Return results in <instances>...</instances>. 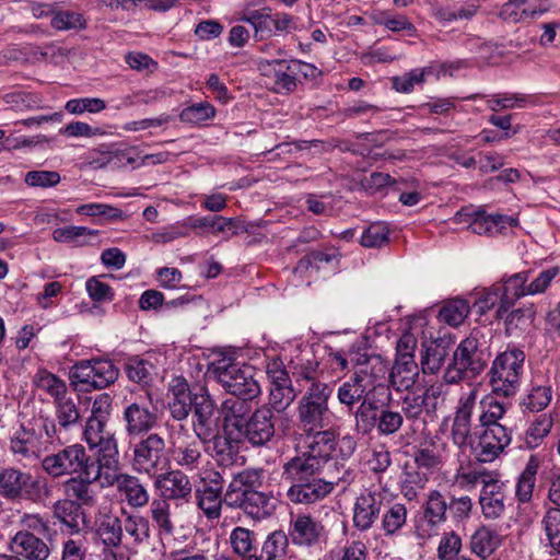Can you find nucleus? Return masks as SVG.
Returning a JSON list of instances; mask_svg holds the SVG:
<instances>
[{
    "label": "nucleus",
    "mask_w": 560,
    "mask_h": 560,
    "mask_svg": "<svg viewBox=\"0 0 560 560\" xmlns=\"http://www.w3.org/2000/svg\"><path fill=\"white\" fill-rule=\"evenodd\" d=\"M285 535L298 548L316 549L326 545L329 532L320 520L311 513L300 512L290 514Z\"/></svg>",
    "instance_id": "9b49d317"
},
{
    "label": "nucleus",
    "mask_w": 560,
    "mask_h": 560,
    "mask_svg": "<svg viewBox=\"0 0 560 560\" xmlns=\"http://www.w3.org/2000/svg\"><path fill=\"white\" fill-rule=\"evenodd\" d=\"M118 377V369L110 360L81 361L73 365L70 378L77 383L103 389L113 384Z\"/></svg>",
    "instance_id": "f3484780"
},
{
    "label": "nucleus",
    "mask_w": 560,
    "mask_h": 560,
    "mask_svg": "<svg viewBox=\"0 0 560 560\" xmlns=\"http://www.w3.org/2000/svg\"><path fill=\"white\" fill-rule=\"evenodd\" d=\"M77 475V477H71L62 483L65 499H72L81 506H91L95 503V494L91 489V483L102 479L100 467L90 465V468Z\"/></svg>",
    "instance_id": "393cba45"
},
{
    "label": "nucleus",
    "mask_w": 560,
    "mask_h": 560,
    "mask_svg": "<svg viewBox=\"0 0 560 560\" xmlns=\"http://www.w3.org/2000/svg\"><path fill=\"white\" fill-rule=\"evenodd\" d=\"M90 450H96V459L94 465L100 467V474L103 469H116L118 465V444L115 434L112 432L95 443L89 445Z\"/></svg>",
    "instance_id": "58836bf2"
},
{
    "label": "nucleus",
    "mask_w": 560,
    "mask_h": 560,
    "mask_svg": "<svg viewBox=\"0 0 560 560\" xmlns=\"http://www.w3.org/2000/svg\"><path fill=\"white\" fill-rule=\"evenodd\" d=\"M530 276V271H521L509 277H503L501 281L497 282L495 290L502 293V306L497 310V316L499 318H502L518 299L529 295V293H527V282Z\"/></svg>",
    "instance_id": "cd10ccee"
},
{
    "label": "nucleus",
    "mask_w": 560,
    "mask_h": 560,
    "mask_svg": "<svg viewBox=\"0 0 560 560\" xmlns=\"http://www.w3.org/2000/svg\"><path fill=\"white\" fill-rule=\"evenodd\" d=\"M390 396L387 385H374L373 392L368 394L354 412V429L358 433L365 435L372 432L377 424V413L373 411L383 407Z\"/></svg>",
    "instance_id": "412c9836"
},
{
    "label": "nucleus",
    "mask_w": 560,
    "mask_h": 560,
    "mask_svg": "<svg viewBox=\"0 0 560 560\" xmlns=\"http://www.w3.org/2000/svg\"><path fill=\"white\" fill-rule=\"evenodd\" d=\"M447 506L445 497L439 490H431L428 493L422 505V514L415 524V534L418 538L427 539L438 534L440 526L446 521Z\"/></svg>",
    "instance_id": "a211bd4d"
},
{
    "label": "nucleus",
    "mask_w": 560,
    "mask_h": 560,
    "mask_svg": "<svg viewBox=\"0 0 560 560\" xmlns=\"http://www.w3.org/2000/svg\"><path fill=\"white\" fill-rule=\"evenodd\" d=\"M486 346L487 341L482 329H472L454 351L443 374L444 383L457 384L466 377H474L481 373L486 366L483 358Z\"/></svg>",
    "instance_id": "7ed1b4c3"
},
{
    "label": "nucleus",
    "mask_w": 560,
    "mask_h": 560,
    "mask_svg": "<svg viewBox=\"0 0 560 560\" xmlns=\"http://www.w3.org/2000/svg\"><path fill=\"white\" fill-rule=\"evenodd\" d=\"M418 375L416 361L395 360L389 382L396 392L409 390L416 384Z\"/></svg>",
    "instance_id": "a19ab883"
},
{
    "label": "nucleus",
    "mask_w": 560,
    "mask_h": 560,
    "mask_svg": "<svg viewBox=\"0 0 560 560\" xmlns=\"http://www.w3.org/2000/svg\"><path fill=\"white\" fill-rule=\"evenodd\" d=\"M121 528L126 545L138 547L149 541L151 527L149 520L138 512L120 510Z\"/></svg>",
    "instance_id": "c756f323"
},
{
    "label": "nucleus",
    "mask_w": 560,
    "mask_h": 560,
    "mask_svg": "<svg viewBox=\"0 0 560 560\" xmlns=\"http://www.w3.org/2000/svg\"><path fill=\"white\" fill-rule=\"evenodd\" d=\"M349 479L350 472L348 470L341 477H337L336 480H325L318 476L304 482L292 483L287 491V497L294 504L310 505L331 493L337 482H348Z\"/></svg>",
    "instance_id": "6ab92c4d"
},
{
    "label": "nucleus",
    "mask_w": 560,
    "mask_h": 560,
    "mask_svg": "<svg viewBox=\"0 0 560 560\" xmlns=\"http://www.w3.org/2000/svg\"><path fill=\"white\" fill-rule=\"evenodd\" d=\"M415 465L430 475L440 470L443 460L440 452L433 445L419 447L413 454Z\"/></svg>",
    "instance_id": "13d9d810"
},
{
    "label": "nucleus",
    "mask_w": 560,
    "mask_h": 560,
    "mask_svg": "<svg viewBox=\"0 0 560 560\" xmlns=\"http://www.w3.org/2000/svg\"><path fill=\"white\" fill-rule=\"evenodd\" d=\"M331 385L324 382H313L298 402L296 415L300 429L312 435L326 431L331 412L328 400L331 397Z\"/></svg>",
    "instance_id": "39448f33"
},
{
    "label": "nucleus",
    "mask_w": 560,
    "mask_h": 560,
    "mask_svg": "<svg viewBox=\"0 0 560 560\" xmlns=\"http://www.w3.org/2000/svg\"><path fill=\"white\" fill-rule=\"evenodd\" d=\"M373 24L407 37H418L415 24L404 14H393L389 11H375L371 14Z\"/></svg>",
    "instance_id": "c9c22d12"
},
{
    "label": "nucleus",
    "mask_w": 560,
    "mask_h": 560,
    "mask_svg": "<svg viewBox=\"0 0 560 560\" xmlns=\"http://www.w3.org/2000/svg\"><path fill=\"white\" fill-rule=\"evenodd\" d=\"M478 390L476 388L465 393L458 399L450 428L452 443L462 452L470 451L477 428L472 430V413L476 406Z\"/></svg>",
    "instance_id": "ddd939ff"
},
{
    "label": "nucleus",
    "mask_w": 560,
    "mask_h": 560,
    "mask_svg": "<svg viewBox=\"0 0 560 560\" xmlns=\"http://www.w3.org/2000/svg\"><path fill=\"white\" fill-rule=\"evenodd\" d=\"M230 544L235 555L241 560L255 559L257 548L255 546V533L248 528L237 526L230 534Z\"/></svg>",
    "instance_id": "c03bdc74"
},
{
    "label": "nucleus",
    "mask_w": 560,
    "mask_h": 560,
    "mask_svg": "<svg viewBox=\"0 0 560 560\" xmlns=\"http://www.w3.org/2000/svg\"><path fill=\"white\" fill-rule=\"evenodd\" d=\"M108 485L115 486L117 495L135 510H141L150 503V492L144 482L135 475L119 472L114 476L105 474Z\"/></svg>",
    "instance_id": "aec40b11"
},
{
    "label": "nucleus",
    "mask_w": 560,
    "mask_h": 560,
    "mask_svg": "<svg viewBox=\"0 0 560 560\" xmlns=\"http://www.w3.org/2000/svg\"><path fill=\"white\" fill-rule=\"evenodd\" d=\"M294 398L295 392L292 383L271 385L268 406L273 412H282L293 402Z\"/></svg>",
    "instance_id": "bf43d9fd"
},
{
    "label": "nucleus",
    "mask_w": 560,
    "mask_h": 560,
    "mask_svg": "<svg viewBox=\"0 0 560 560\" xmlns=\"http://www.w3.org/2000/svg\"><path fill=\"white\" fill-rule=\"evenodd\" d=\"M86 163L94 170L110 166L119 168L132 164L135 159L129 156L126 151L121 150H93L89 152Z\"/></svg>",
    "instance_id": "79ce46f5"
},
{
    "label": "nucleus",
    "mask_w": 560,
    "mask_h": 560,
    "mask_svg": "<svg viewBox=\"0 0 560 560\" xmlns=\"http://www.w3.org/2000/svg\"><path fill=\"white\" fill-rule=\"evenodd\" d=\"M404 424V416L389 407L383 408L377 413L376 429L380 435L388 436L397 433Z\"/></svg>",
    "instance_id": "052dcab7"
},
{
    "label": "nucleus",
    "mask_w": 560,
    "mask_h": 560,
    "mask_svg": "<svg viewBox=\"0 0 560 560\" xmlns=\"http://www.w3.org/2000/svg\"><path fill=\"white\" fill-rule=\"evenodd\" d=\"M552 388L549 384H533L524 400V406L533 412L544 410L551 401Z\"/></svg>",
    "instance_id": "680f3d73"
},
{
    "label": "nucleus",
    "mask_w": 560,
    "mask_h": 560,
    "mask_svg": "<svg viewBox=\"0 0 560 560\" xmlns=\"http://www.w3.org/2000/svg\"><path fill=\"white\" fill-rule=\"evenodd\" d=\"M152 479L161 500L188 502L192 495V483L184 470L168 468Z\"/></svg>",
    "instance_id": "4be33fe9"
},
{
    "label": "nucleus",
    "mask_w": 560,
    "mask_h": 560,
    "mask_svg": "<svg viewBox=\"0 0 560 560\" xmlns=\"http://www.w3.org/2000/svg\"><path fill=\"white\" fill-rule=\"evenodd\" d=\"M36 385L38 388L46 392L52 398V401L70 394L66 382L46 370H42L37 373Z\"/></svg>",
    "instance_id": "6e6d98bb"
},
{
    "label": "nucleus",
    "mask_w": 560,
    "mask_h": 560,
    "mask_svg": "<svg viewBox=\"0 0 560 560\" xmlns=\"http://www.w3.org/2000/svg\"><path fill=\"white\" fill-rule=\"evenodd\" d=\"M11 550L22 560H47L50 548L38 536L30 532H18L11 538Z\"/></svg>",
    "instance_id": "c85d7f7f"
},
{
    "label": "nucleus",
    "mask_w": 560,
    "mask_h": 560,
    "mask_svg": "<svg viewBox=\"0 0 560 560\" xmlns=\"http://www.w3.org/2000/svg\"><path fill=\"white\" fill-rule=\"evenodd\" d=\"M508 411V405L499 401L493 396H487L481 400V413L478 427L506 425L503 421Z\"/></svg>",
    "instance_id": "49530a36"
},
{
    "label": "nucleus",
    "mask_w": 560,
    "mask_h": 560,
    "mask_svg": "<svg viewBox=\"0 0 560 560\" xmlns=\"http://www.w3.org/2000/svg\"><path fill=\"white\" fill-rule=\"evenodd\" d=\"M215 115L214 107L208 102H199L191 104L180 112V120L194 125L202 124L212 119Z\"/></svg>",
    "instance_id": "69168bd1"
},
{
    "label": "nucleus",
    "mask_w": 560,
    "mask_h": 560,
    "mask_svg": "<svg viewBox=\"0 0 560 560\" xmlns=\"http://www.w3.org/2000/svg\"><path fill=\"white\" fill-rule=\"evenodd\" d=\"M52 515L72 533L81 530V521L84 513L82 506L77 501L65 498L57 500L52 505Z\"/></svg>",
    "instance_id": "4c0bfd02"
},
{
    "label": "nucleus",
    "mask_w": 560,
    "mask_h": 560,
    "mask_svg": "<svg viewBox=\"0 0 560 560\" xmlns=\"http://www.w3.org/2000/svg\"><path fill=\"white\" fill-rule=\"evenodd\" d=\"M183 226L191 230L209 229L212 234L231 232V235H237L245 230L237 219L221 215L189 217L184 221Z\"/></svg>",
    "instance_id": "2f4dec72"
},
{
    "label": "nucleus",
    "mask_w": 560,
    "mask_h": 560,
    "mask_svg": "<svg viewBox=\"0 0 560 560\" xmlns=\"http://www.w3.org/2000/svg\"><path fill=\"white\" fill-rule=\"evenodd\" d=\"M254 399L230 397L221 404L220 413L223 419V429L225 432L233 431L242 436V431L246 430V424L252 416Z\"/></svg>",
    "instance_id": "a878e982"
},
{
    "label": "nucleus",
    "mask_w": 560,
    "mask_h": 560,
    "mask_svg": "<svg viewBox=\"0 0 560 560\" xmlns=\"http://www.w3.org/2000/svg\"><path fill=\"white\" fill-rule=\"evenodd\" d=\"M469 311V304L465 300L454 299L443 305L439 316L442 322L457 327L468 316Z\"/></svg>",
    "instance_id": "4d7b16f0"
},
{
    "label": "nucleus",
    "mask_w": 560,
    "mask_h": 560,
    "mask_svg": "<svg viewBox=\"0 0 560 560\" xmlns=\"http://www.w3.org/2000/svg\"><path fill=\"white\" fill-rule=\"evenodd\" d=\"M55 418L38 416L57 440L58 446L70 441L71 432L81 424V413L74 398L69 394L52 401Z\"/></svg>",
    "instance_id": "4468645a"
},
{
    "label": "nucleus",
    "mask_w": 560,
    "mask_h": 560,
    "mask_svg": "<svg viewBox=\"0 0 560 560\" xmlns=\"http://www.w3.org/2000/svg\"><path fill=\"white\" fill-rule=\"evenodd\" d=\"M538 468L539 460L536 456L532 455L516 479L515 498L520 503L524 504L532 501Z\"/></svg>",
    "instance_id": "ea45409f"
},
{
    "label": "nucleus",
    "mask_w": 560,
    "mask_h": 560,
    "mask_svg": "<svg viewBox=\"0 0 560 560\" xmlns=\"http://www.w3.org/2000/svg\"><path fill=\"white\" fill-rule=\"evenodd\" d=\"M275 413L268 405H262L254 410L246 430L242 431L253 446L267 445L275 436Z\"/></svg>",
    "instance_id": "b1692460"
},
{
    "label": "nucleus",
    "mask_w": 560,
    "mask_h": 560,
    "mask_svg": "<svg viewBox=\"0 0 560 560\" xmlns=\"http://www.w3.org/2000/svg\"><path fill=\"white\" fill-rule=\"evenodd\" d=\"M524 361V351L515 347L508 348L494 359L490 370L493 394L506 398L517 392Z\"/></svg>",
    "instance_id": "0eeeda50"
},
{
    "label": "nucleus",
    "mask_w": 560,
    "mask_h": 560,
    "mask_svg": "<svg viewBox=\"0 0 560 560\" xmlns=\"http://www.w3.org/2000/svg\"><path fill=\"white\" fill-rule=\"evenodd\" d=\"M93 464L82 444L67 445L56 453L45 455L40 460L42 470L52 479L85 471Z\"/></svg>",
    "instance_id": "1a4fd4ad"
},
{
    "label": "nucleus",
    "mask_w": 560,
    "mask_h": 560,
    "mask_svg": "<svg viewBox=\"0 0 560 560\" xmlns=\"http://www.w3.org/2000/svg\"><path fill=\"white\" fill-rule=\"evenodd\" d=\"M96 532L106 548L113 549L124 545L121 516L118 517L112 514L102 515Z\"/></svg>",
    "instance_id": "37998d69"
},
{
    "label": "nucleus",
    "mask_w": 560,
    "mask_h": 560,
    "mask_svg": "<svg viewBox=\"0 0 560 560\" xmlns=\"http://www.w3.org/2000/svg\"><path fill=\"white\" fill-rule=\"evenodd\" d=\"M505 331L509 336L517 335L518 331L526 330L533 322V313L529 310L517 308L503 315Z\"/></svg>",
    "instance_id": "338daca9"
},
{
    "label": "nucleus",
    "mask_w": 560,
    "mask_h": 560,
    "mask_svg": "<svg viewBox=\"0 0 560 560\" xmlns=\"http://www.w3.org/2000/svg\"><path fill=\"white\" fill-rule=\"evenodd\" d=\"M50 25L56 31H82L88 26V20L83 13L58 10L54 13Z\"/></svg>",
    "instance_id": "5fc2aeb1"
},
{
    "label": "nucleus",
    "mask_w": 560,
    "mask_h": 560,
    "mask_svg": "<svg viewBox=\"0 0 560 560\" xmlns=\"http://www.w3.org/2000/svg\"><path fill=\"white\" fill-rule=\"evenodd\" d=\"M407 508L402 503H394L382 514L381 525L385 537L397 536L407 524Z\"/></svg>",
    "instance_id": "de8ad7c7"
},
{
    "label": "nucleus",
    "mask_w": 560,
    "mask_h": 560,
    "mask_svg": "<svg viewBox=\"0 0 560 560\" xmlns=\"http://www.w3.org/2000/svg\"><path fill=\"white\" fill-rule=\"evenodd\" d=\"M553 425L552 418L547 415L537 417L526 431V444L530 448L537 447L544 438H546Z\"/></svg>",
    "instance_id": "0e129e2a"
},
{
    "label": "nucleus",
    "mask_w": 560,
    "mask_h": 560,
    "mask_svg": "<svg viewBox=\"0 0 560 560\" xmlns=\"http://www.w3.org/2000/svg\"><path fill=\"white\" fill-rule=\"evenodd\" d=\"M58 445L39 417L22 423L10 438V452L19 463L42 460L52 446Z\"/></svg>",
    "instance_id": "20e7f679"
},
{
    "label": "nucleus",
    "mask_w": 560,
    "mask_h": 560,
    "mask_svg": "<svg viewBox=\"0 0 560 560\" xmlns=\"http://www.w3.org/2000/svg\"><path fill=\"white\" fill-rule=\"evenodd\" d=\"M506 487L500 479L495 478L487 488L480 489L479 505L486 520H498L506 510Z\"/></svg>",
    "instance_id": "bb28decb"
},
{
    "label": "nucleus",
    "mask_w": 560,
    "mask_h": 560,
    "mask_svg": "<svg viewBox=\"0 0 560 560\" xmlns=\"http://www.w3.org/2000/svg\"><path fill=\"white\" fill-rule=\"evenodd\" d=\"M265 470L247 468L234 476L224 492V504L241 510L254 521H262L275 514L278 500L262 487Z\"/></svg>",
    "instance_id": "f257e3e1"
},
{
    "label": "nucleus",
    "mask_w": 560,
    "mask_h": 560,
    "mask_svg": "<svg viewBox=\"0 0 560 560\" xmlns=\"http://www.w3.org/2000/svg\"><path fill=\"white\" fill-rule=\"evenodd\" d=\"M499 533L488 526L478 527L470 537V551L481 559L490 557L501 545Z\"/></svg>",
    "instance_id": "e433bc0d"
},
{
    "label": "nucleus",
    "mask_w": 560,
    "mask_h": 560,
    "mask_svg": "<svg viewBox=\"0 0 560 560\" xmlns=\"http://www.w3.org/2000/svg\"><path fill=\"white\" fill-rule=\"evenodd\" d=\"M97 235V230L74 225L57 228L52 231V238L56 242L70 243L80 246L85 245L90 237H96Z\"/></svg>",
    "instance_id": "864d4df0"
},
{
    "label": "nucleus",
    "mask_w": 560,
    "mask_h": 560,
    "mask_svg": "<svg viewBox=\"0 0 560 560\" xmlns=\"http://www.w3.org/2000/svg\"><path fill=\"white\" fill-rule=\"evenodd\" d=\"M541 524L550 547L560 553V509L550 508L546 512Z\"/></svg>",
    "instance_id": "e2e57ef3"
},
{
    "label": "nucleus",
    "mask_w": 560,
    "mask_h": 560,
    "mask_svg": "<svg viewBox=\"0 0 560 560\" xmlns=\"http://www.w3.org/2000/svg\"><path fill=\"white\" fill-rule=\"evenodd\" d=\"M335 445L336 434L332 430L318 433L304 451L285 460L282 477L292 483L318 477L328 464Z\"/></svg>",
    "instance_id": "f03ea898"
},
{
    "label": "nucleus",
    "mask_w": 560,
    "mask_h": 560,
    "mask_svg": "<svg viewBox=\"0 0 560 560\" xmlns=\"http://www.w3.org/2000/svg\"><path fill=\"white\" fill-rule=\"evenodd\" d=\"M50 488L45 479L34 478L19 468L0 469V495L8 500H28L42 503L50 497Z\"/></svg>",
    "instance_id": "423d86ee"
},
{
    "label": "nucleus",
    "mask_w": 560,
    "mask_h": 560,
    "mask_svg": "<svg viewBox=\"0 0 560 560\" xmlns=\"http://www.w3.org/2000/svg\"><path fill=\"white\" fill-rule=\"evenodd\" d=\"M150 518L160 536L171 537L175 533L171 504L166 500L154 499L150 504Z\"/></svg>",
    "instance_id": "a18cd8bd"
},
{
    "label": "nucleus",
    "mask_w": 560,
    "mask_h": 560,
    "mask_svg": "<svg viewBox=\"0 0 560 560\" xmlns=\"http://www.w3.org/2000/svg\"><path fill=\"white\" fill-rule=\"evenodd\" d=\"M173 458L176 465L186 471L199 469L203 460L201 447L195 441L176 446L173 452Z\"/></svg>",
    "instance_id": "09e8293b"
},
{
    "label": "nucleus",
    "mask_w": 560,
    "mask_h": 560,
    "mask_svg": "<svg viewBox=\"0 0 560 560\" xmlns=\"http://www.w3.org/2000/svg\"><path fill=\"white\" fill-rule=\"evenodd\" d=\"M364 372H354L353 377L349 381L345 382L339 386L337 398L339 402L346 406L348 409H352L353 406L363 400L368 394L373 392V388H370V383L362 375Z\"/></svg>",
    "instance_id": "f704fd0d"
},
{
    "label": "nucleus",
    "mask_w": 560,
    "mask_h": 560,
    "mask_svg": "<svg viewBox=\"0 0 560 560\" xmlns=\"http://www.w3.org/2000/svg\"><path fill=\"white\" fill-rule=\"evenodd\" d=\"M219 384L235 398L255 399L261 394L259 383L254 377L250 365L224 363L214 368Z\"/></svg>",
    "instance_id": "9d476101"
},
{
    "label": "nucleus",
    "mask_w": 560,
    "mask_h": 560,
    "mask_svg": "<svg viewBox=\"0 0 560 560\" xmlns=\"http://www.w3.org/2000/svg\"><path fill=\"white\" fill-rule=\"evenodd\" d=\"M383 497L380 492L368 491L360 493L352 508V526L360 533L370 530L381 516Z\"/></svg>",
    "instance_id": "5701e85b"
},
{
    "label": "nucleus",
    "mask_w": 560,
    "mask_h": 560,
    "mask_svg": "<svg viewBox=\"0 0 560 560\" xmlns=\"http://www.w3.org/2000/svg\"><path fill=\"white\" fill-rule=\"evenodd\" d=\"M131 466L135 471L154 478L171 467L166 442L159 433H149L132 445Z\"/></svg>",
    "instance_id": "6e6552de"
},
{
    "label": "nucleus",
    "mask_w": 560,
    "mask_h": 560,
    "mask_svg": "<svg viewBox=\"0 0 560 560\" xmlns=\"http://www.w3.org/2000/svg\"><path fill=\"white\" fill-rule=\"evenodd\" d=\"M388 234L389 230L384 223H372L364 230L360 243L368 248L382 247L388 243Z\"/></svg>",
    "instance_id": "774afa93"
},
{
    "label": "nucleus",
    "mask_w": 560,
    "mask_h": 560,
    "mask_svg": "<svg viewBox=\"0 0 560 560\" xmlns=\"http://www.w3.org/2000/svg\"><path fill=\"white\" fill-rule=\"evenodd\" d=\"M234 433L233 431L225 432L224 430L223 433H220L218 430L213 439L201 442L207 445V450L211 451L213 458L221 466H232L237 459L240 436L234 438Z\"/></svg>",
    "instance_id": "7c9ffc66"
},
{
    "label": "nucleus",
    "mask_w": 560,
    "mask_h": 560,
    "mask_svg": "<svg viewBox=\"0 0 560 560\" xmlns=\"http://www.w3.org/2000/svg\"><path fill=\"white\" fill-rule=\"evenodd\" d=\"M470 453L480 464H490L499 458L511 444L512 430L508 425L477 427V435Z\"/></svg>",
    "instance_id": "f8f14e48"
},
{
    "label": "nucleus",
    "mask_w": 560,
    "mask_h": 560,
    "mask_svg": "<svg viewBox=\"0 0 560 560\" xmlns=\"http://www.w3.org/2000/svg\"><path fill=\"white\" fill-rule=\"evenodd\" d=\"M450 353V345L444 339L423 341L420 350V364L424 374H436Z\"/></svg>",
    "instance_id": "473e14b6"
},
{
    "label": "nucleus",
    "mask_w": 560,
    "mask_h": 560,
    "mask_svg": "<svg viewBox=\"0 0 560 560\" xmlns=\"http://www.w3.org/2000/svg\"><path fill=\"white\" fill-rule=\"evenodd\" d=\"M454 221L458 224H467L468 229L479 235L491 233L487 225L486 211L482 208L464 207L455 213Z\"/></svg>",
    "instance_id": "8fccbe9b"
},
{
    "label": "nucleus",
    "mask_w": 560,
    "mask_h": 560,
    "mask_svg": "<svg viewBox=\"0 0 560 560\" xmlns=\"http://www.w3.org/2000/svg\"><path fill=\"white\" fill-rule=\"evenodd\" d=\"M121 419L126 434L132 438L147 436L159 422L156 408L152 405L150 395L140 396L135 400L126 399Z\"/></svg>",
    "instance_id": "2eb2a0df"
},
{
    "label": "nucleus",
    "mask_w": 560,
    "mask_h": 560,
    "mask_svg": "<svg viewBox=\"0 0 560 560\" xmlns=\"http://www.w3.org/2000/svg\"><path fill=\"white\" fill-rule=\"evenodd\" d=\"M172 399L168 402L170 413L174 420L182 421L194 409V393L184 380H176L170 388Z\"/></svg>",
    "instance_id": "72a5a7b5"
},
{
    "label": "nucleus",
    "mask_w": 560,
    "mask_h": 560,
    "mask_svg": "<svg viewBox=\"0 0 560 560\" xmlns=\"http://www.w3.org/2000/svg\"><path fill=\"white\" fill-rule=\"evenodd\" d=\"M241 21L253 26L256 37L264 38L272 35V14L268 7L260 10L247 9L241 16Z\"/></svg>",
    "instance_id": "603ef678"
},
{
    "label": "nucleus",
    "mask_w": 560,
    "mask_h": 560,
    "mask_svg": "<svg viewBox=\"0 0 560 560\" xmlns=\"http://www.w3.org/2000/svg\"><path fill=\"white\" fill-rule=\"evenodd\" d=\"M219 417L215 401L205 387L194 393L192 430L200 442L213 439L219 430Z\"/></svg>",
    "instance_id": "dca6fc26"
},
{
    "label": "nucleus",
    "mask_w": 560,
    "mask_h": 560,
    "mask_svg": "<svg viewBox=\"0 0 560 560\" xmlns=\"http://www.w3.org/2000/svg\"><path fill=\"white\" fill-rule=\"evenodd\" d=\"M197 505L210 521L221 516L222 504L224 503L223 492L211 489H198L196 491Z\"/></svg>",
    "instance_id": "3c124183"
}]
</instances>
